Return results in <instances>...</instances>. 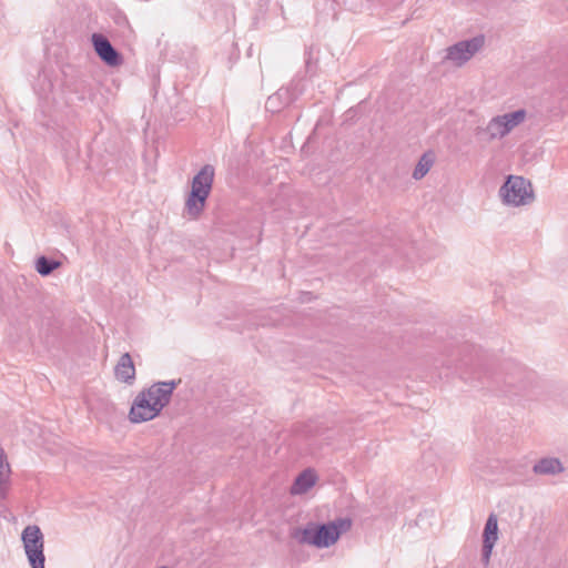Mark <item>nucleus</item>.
Masks as SVG:
<instances>
[{
  "label": "nucleus",
  "mask_w": 568,
  "mask_h": 568,
  "mask_svg": "<svg viewBox=\"0 0 568 568\" xmlns=\"http://www.w3.org/2000/svg\"><path fill=\"white\" fill-rule=\"evenodd\" d=\"M485 355L475 345H465L462 357L455 366V373L466 382L478 381L480 385L496 389L505 395L519 394L525 388V371L519 365H513L506 372L490 373L484 365Z\"/></svg>",
  "instance_id": "1"
},
{
  "label": "nucleus",
  "mask_w": 568,
  "mask_h": 568,
  "mask_svg": "<svg viewBox=\"0 0 568 568\" xmlns=\"http://www.w3.org/2000/svg\"><path fill=\"white\" fill-rule=\"evenodd\" d=\"M114 375L118 381L132 385L135 381V367L132 357L129 353L121 355L118 364L114 367Z\"/></svg>",
  "instance_id": "11"
},
{
  "label": "nucleus",
  "mask_w": 568,
  "mask_h": 568,
  "mask_svg": "<svg viewBox=\"0 0 568 568\" xmlns=\"http://www.w3.org/2000/svg\"><path fill=\"white\" fill-rule=\"evenodd\" d=\"M499 195L506 204L526 205L534 200L531 184L523 176L509 175L499 189Z\"/></svg>",
  "instance_id": "6"
},
{
  "label": "nucleus",
  "mask_w": 568,
  "mask_h": 568,
  "mask_svg": "<svg viewBox=\"0 0 568 568\" xmlns=\"http://www.w3.org/2000/svg\"><path fill=\"white\" fill-rule=\"evenodd\" d=\"M215 171L213 165L205 164L193 176L191 191L185 200V211L192 219H199L203 213L206 201L211 194Z\"/></svg>",
  "instance_id": "4"
},
{
  "label": "nucleus",
  "mask_w": 568,
  "mask_h": 568,
  "mask_svg": "<svg viewBox=\"0 0 568 568\" xmlns=\"http://www.w3.org/2000/svg\"><path fill=\"white\" fill-rule=\"evenodd\" d=\"M532 470L538 475H557L565 470L561 462L555 457H545L538 460Z\"/></svg>",
  "instance_id": "13"
},
{
  "label": "nucleus",
  "mask_w": 568,
  "mask_h": 568,
  "mask_svg": "<svg viewBox=\"0 0 568 568\" xmlns=\"http://www.w3.org/2000/svg\"><path fill=\"white\" fill-rule=\"evenodd\" d=\"M297 85L294 81L286 88H280L275 93L270 95L265 102L266 111L277 113L290 105L298 95Z\"/></svg>",
  "instance_id": "10"
},
{
  "label": "nucleus",
  "mask_w": 568,
  "mask_h": 568,
  "mask_svg": "<svg viewBox=\"0 0 568 568\" xmlns=\"http://www.w3.org/2000/svg\"><path fill=\"white\" fill-rule=\"evenodd\" d=\"M91 42L97 55L109 67H119L123 62L121 53L112 45L111 41L102 33H93Z\"/></svg>",
  "instance_id": "9"
},
{
  "label": "nucleus",
  "mask_w": 568,
  "mask_h": 568,
  "mask_svg": "<svg viewBox=\"0 0 568 568\" xmlns=\"http://www.w3.org/2000/svg\"><path fill=\"white\" fill-rule=\"evenodd\" d=\"M179 383L180 381L158 382L141 390L131 405L130 422L139 424L158 417L162 409L169 405Z\"/></svg>",
  "instance_id": "2"
},
{
  "label": "nucleus",
  "mask_w": 568,
  "mask_h": 568,
  "mask_svg": "<svg viewBox=\"0 0 568 568\" xmlns=\"http://www.w3.org/2000/svg\"><path fill=\"white\" fill-rule=\"evenodd\" d=\"M317 480V476L314 469L306 468L297 475L292 487L291 493L293 495H302L307 493Z\"/></svg>",
  "instance_id": "12"
},
{
  "label": "nucleus",
  "mask_w": 568,
  "mask_h": 568,
  "mask_svg": "<svg viewBox=\"0 0 568 568\" xmlns=\"http://www.w3.org/2000/svg\"><path fill=\"white\" fill-rule=\"evenodd\" d=\"M434 163V155L430 152L424 153L419 161L417 162L414 171H413V178L415 180L423 179L430 170L432 165Z\"/></svg>",
  "instance_id": "16"
},
{
  "label": "nucleus",
  "mask_w": 568,
  "mask_h": 568,
  "mask_svg": "<svg viewBox=\"0 0 568 568\" xmlns=\"http://www.w3.org/2000/svg\"><path fill=\"white\" fill-rule=\"evenodd\" d=\"M498 539V519L497 516L491 513L484 526L483 541H491L496 544Z\"/></svg>",
  "instance_id": "17"
},
{
  "label": "nucleus",
  "mask_w": 568,
  "mask_h": 568,
  "mask_svg": "<svg viewBox=\"0 0 568 568\" xmlns=\"http://www.w3.org/2000/svg\"><path fill=\"white\" fill-rule=\"evenodd\" d=\"M494 546H495V544L491 541H483L481 552L483 554H491Z\"/></svg>",
  "instance_id": "19"
},
{
  "label": "nucleus",
  "mask_w": 568,
  "mask_h": 568,
  "mask_svg": "<svg viewBox=\"0 0 568 568\" xmlns=\"http://www.w3.org/2000/svg\"><path fill=\"white\" fill-rule=\"evenodd\" d=\"M306 73L313 75L317 69V59L314 57V48L307 47L304 52Z\"/></svg>",
  "instance_id": "18"
},
{
  "label": "nucleus",
  "mask_w": 568,
  "mask_h": 568,
  "mask_svg": "<svg viewBox=\"0 0 568 568\" xmlns=\"http://www.w3.org/2000/svg\"><path fill=\"white\" fill-rule=\"evenodd\" d=\"M527 112L525 109L496 115L489 120L485 128L478 126L476 129V136L480 141L487 143L506 136L514 128L521 124L526 119Z\"/></svg>",
  "instance_id": "5"
},
{
  "label": "nucleus",
  "mask_w": 568,
  "mask_h": 568,
  "mask_svg": "<svg viewBox=\"0 0 568 568\" xmlns=\"http://www.w3.org/2000/svg\"><path fill=\"white\" fill-rule=\"evenodd\" d=\"M10 475L11 468L7 460V454L2 447H0V499H6L10 488Z\"/></svg>",
  "instance_id": "14"
},
{
  "label": "nucleus",
  "mask_w": 568,
  "mask_h": 568,
  "mask_svg": "<svg viewBox=\"0 0 568 568\" xmlns=\"http://www.w3.org/2000/svg\"><path fill=\"white\" fill-rule=\"evenodd\" d=\"M484 42L483 36L459 41L446 49L445 59L460 67L470 60L473 55L483 48Z\"/></svg>",
  "instance_id": "8"
},
{
  "label": "nucleus",
  "mask_w": 568,
  "mask_h": 568,
  "mask_svg": "<svg viewBox=\"0 0 568 568\" xmlns=\"http://www.w3.org/2000/svg\"><path fill=\"white\" fill-rule=\"evenodd\" d=\"M61 263L52 257H48L45 255L39 256L34 262L36 271L42 276H49L57 268H59Z\"/></svg>",
  "instance_id": "15"
},
{
  "label": "nucleus",
  "mask_w": 568,
  "mask_h": 568,
  "mask_svg": "<svg viewBox=\"0 0 568 568\" xmlns=\"http://www.w3.org/2000/svg\"><path fill=\"white\" fill-rule=\"evenodd\" d=\"M352 520L348 517H339L328 523H308L303 529L293 532L300 544H306L316 548H328L334 545L342 534L348 531Z\"/></svg>",
  "instance_id": "3"
},
{
  "label": "nucleus",
  "mask_w": 568,
  "mask_h": 568,
  "mask_svg": "<svg viewBox=\"0 0 568 568\" xmlns=\"http://www.w3.org/2000/svg\"><path fill=\"white\" fill-rule=\"evenodd\" d=\"M490 557H491V554H483L481 552V562L485 567H488Z\"/></svg>",
  "instance_id": "20"
},
{
  "label": "nucleus",
  "mask_w": 568,
  "mask_h": 568,
  "mask_svg": "<svg viewBox=\"0 0 568 568\" xmlns=\"http://www.w3.org/2000/svg\"><path fill=\"white\" fill-rule=\"evenodd\" d=\"M24 552L31 568H44V537L39 526L29 525L21 534Z\"/></svg>",
  "instance_id": "7"
}]
</instances>
